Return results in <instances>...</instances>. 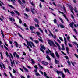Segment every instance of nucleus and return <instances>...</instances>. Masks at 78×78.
Returning a JSON list of instances; mask_svg holds the SVG:
<instances>
[{"label": "nucleus", "instance_id": "obj_1", "mask_svg": "<svg viewBox=\"0 0 78 78\" xmlns=\"http://www.w3.org/2000/svg\"><path fill=\"white\" fill-rule=\"evenodd\" d=\"M47 41L50 46H55V44L54 43L53 41L49 39H48Z\"/></svg>", "mask_w": 78, "mask_h": 78}, {"label": "nucleus", "instance_id": "obj_2", "mask_svg": "<svg viewBox=\"0 0 78 78\" xmlns=\"http://www.w3.org/2000/svg\"><path fill=\"white\" fill-rule=\"evenodd\" d=\"M41 48H40V49L41 51H42L43 53H44V51L43 50V49L44 50H45V47L44 46V45H41Z\"/></svg>", "mask_w": 78, "mask_h": 78}, {"label": "nucleus", "instance_id": "obj_3", "mask_svg": "<svg viewBox=\"0 0 78 78\" xmlns=\"http://www.w3.org/2000/svg\"><path fill=\"white\" fill-rule=\"evenodd\" d=\"M6 54L7 57H9V58H12L13 59V56H12V54H11V53H10V55L11 56V57L10 56V55H9L8 54V52H6Z\"/></svg>", "mask_w": 78, "mask_h": 78}, {"label": "nucleus", "instance_id": "obj_4", "mask_svg": "<svg viewBox=\"0 0 78 78\" xmlns=\"http://www.w3.org/2000/svg\"><path fill=\"white\" fill-rule=\"evenodd\" d=\"M25 41L27 42V45L28 46H30V45H31L32 44L33 42L31 41H27V39H26Z\"/></svg>", "mask_w": 78, "mask_h": 78}, {"label": "nucleus", "instance_id": "obj_5", "mask_svg": "<svg viewBox=\"0 0 78 78\" xmlns=\"http://www.w3.org/2000/svg\"><path fill=\"white\" fill-rule=\"evenodd\" d=\"M31 9L32 11V12L34 14V11H35L36 13H37V11H36V10L34 9Z\"/></svg>", "mask_w": 78, "mask_h": 78}, {"label": "nucleus", "instance_id": "obj_6", "mask_svg": "<svg viewBox=\"0 0 78 78\" xmlns=\"http://www.w3.org/2000/svg\"><path fill=\"white\" fill-rule=\"evenodd\" d=\"M2 66L3 67L4 69H5V65L3 63H1V64H0V67L2 69H3V67H2Z\"/></svg>", "mask_w": 78, "mask_h": 78}, {"label": "nucleus", "instance_id": "obj_7", "mask_svg": "<svg viewBox=\"0 0 78 78\" xmlns=\"http://www.w3.org/2000/svg\"><path fill=\"white\" fill-rule=\"evenodd\" d=\"M69 7L70 9V10L71 11L72 13H73V14H74V13L72 11H73V8H72V6L71 5H69Z\"/></svg>", "mask_w": 78, "mask_h": 78}, {"label": "nucleus", "instance_id": "obj_8", "mask_svg": "<svg viewBox=\"0 0 78 78\" xmlns=\"http://www.w3.org/2000/svg\"><path fill=\"white\" fill-rule=\"evenodd\" d=\"M50 55H51V56L52 58H55V55H54V53H52L51 51L50 52Z\"/></svg>", "mask_w": 78, "mask_h": 78}, {"label": "nucleus", "instance_id": "obj_9", "mask_svg": "<svg viewBox=\"0 0 78 78\" xmlns=\"http://www.w3.org/2000/svg\"><path fill=\"white\" fill-rule=\"evenodd\" d=\"M30 30H31V31H33V29H36V28L34 27V26H30Z\"/></svg>", "mask_w": 78, "mask_h": 78}, {"label": "nucleus", "instance_id": "obj_10", "mask_svg": "<svg viewBox=\"0 0 78 78\" xmlns=\"http://www.w3.org/2000/svg\"><path fill=\"white\" fill-rule=\"evenodd\" d=\"M49 32L50 34H51V35L53 37V38H54V39H56V35H55L54 37H53V34H52V33H51V32L49 30Z\"/></svg>", "mask_w": 78, "mask_h": 78}, {"label": "nucleus", "instance_id": "obj_11", "mask_svg": "<svg viewBox=\"0 0 78 78\" xmlns=\"http://www.w3.org/2000/svg\"><path fill=\"white\" fill-rule=\"evenodd\" d=\"M14 24L15 25V26H17L18 28H20V29H21V30H22V28H21V27H20V26L18 25L16 23H14Z\"/></svg>", "mask_w": 78, "mask_h": 78}, {"label": "nucleus", "instance_id": "obj_12", "mask_svg": "<svg viewBox=\"0 0 78 78\" xmlns=\"http://www.w3.org/2000/svg\"><path fill=\"white\" fill-rule=\"evenodd\" d=\"M55 55H56V56L57 58H59V57H60V56L59 55L58 53V52H57L55 53Z\"/></svg>", "mask_w": 78, "mask_h": 78}, {"label": "nucleus", "instance_id": "obj_13", "mask_svg": "<svg viewBox=\"0 0 78 78\" xmlns=\"http://www.w3.org/2000/svg\"><path fill=\"white\" fill-rule=\"evenodd\" d=\"M42 63L43 64H44V65H45V66L48 65V63L45 62L43 61L42 62Z\"/></svg>", "mask_w": 78, "mask_h": 78}, {"label": "nucleus", "instance_id": "obj_14", "mask_svg": "<svg viewBox=\"0 0 78 78\" xmlns=\"http://www.w3.org/2000/svg\"><path fill=\"white\" fill-rule=\"evenodd\" d=\"M14 43L15 44L16 47H18L19 44H18V43H17V41H14Z\"/></svg>", "mask_w": 78, "mask_h": 78}, {"label": "nucleus", "instance_id": "obj_15", "mask_svg": "<svg viewBox=\"0 0 78 78\" xmlns=\"http://www.w3.org/2000/svg\"><path fill=\"white\" fill-rule=\"evenodd\" d=\"M64 40L65 44V45H66V46H67V40H66V39L65 37H64Z\"/></svg>", "mask_w": 78, "mask_h": 78}, {"label": "nucleus", "instance_id": "obj_16", "mask_svg": "<svg viewBox=\"0 0 78 78\" xmlns=\"http://www.w3.org/2000/svg\"><path fill=\"white\" fill-rule=\"evenodd\" d=\"M44 76H45V77H46V78H50V77H48V76H47V73H46L45 72H44Z\"/></svg>", "mask_w": 78, "mask_h": 78}, {"label": "nucleus", "instance_id": "obj_17", "mask_svg": "<svg viewBox=\"0 0 78 78\" xmlns=\"http://www.w3.org/2000/svg\"><path fill=\"white\" fill-rule=\"evenodd\" d=\"M58 75H59V73H61V74H62V73H63L62 72V71H56Z\"/></svg>", "mask_w": 78, "mask_h": 78}, {"label": "nucleus", "instance_id": "obj_18", "mask_svg": "<svg viewBox=\"0 0 78 78\" xmlns=\"http://www.w3.org/2000/svg\"><path fill=\"white\" fill-rule=\"evenodd\" d=\"M23 68L25 70V72H28V69H27L25 67L23 66Z\"/></svg>", "mask_w": 78, "mask_h": 78}, {"label": "nucleus", "instance_id": "obj_19", "mask_svg": "<svg viewBox=\"0 0 78 78\" xmlns=\"http://www.w3.org/2000/svg\"><path fill=\"white\" fill-rule=\"evenodd\" d=\"M62 48L61 49V50H65V48H64V44H62Z\"/></svg>", "mask_w": 78, "mask_h": 78}, {"label": "nucleus", "instance_id": "obj_20", "mask_svg": "<svg viewBox=\"0 0 78 78\" xmlns=\"http://www.w3.org/2000/svg\"><path fill=\"white\" fill-rule=\"evenodd\" d=\"M46 58H47L49 60V61H50V57H49V56H48V55H47V56L46 57Z\"/></svg>", "mask_w": 78, "mask_h": 78}, {"label": "nucleus", "instance_id": "obj_21", "mask_svg": "<svg viewBox=\"0 0 78 78\" xmlns=\"http://www.w3.org/2000/svg\"><path fill=\"white\" fill-rule=\"evenodd\" d=\"M14 12L16 14H17L18 16H19V15H20V13H19V12L16 10H15Z\"/></svg>", "mask_w": 78, "mask_h": 78}, {"label": "nucleus", "instance_id": "obj_22", "mask_svg": "<svg viewBox=\"0 0 78 78\" xmlns=\"http://www.w3.org/2000/svg\"><path fill=\"white\" fill-rule=\"evenodd\" d=\"M60 26L62 28H64V25H62V24H60Z\"/></svg>", "mask_w": 78, "mask_h": 78}, {"label": "nucleus", "instance_id": "obj_23", "mask_svg": "<svg viewBox=\"0 0 78 78\" xmlns=\"http://www.w3.org/2000/svg\"><path fill=\"white\" fill-rule=\"evenodd\" d=\"M17 19H19L20 23V24H22V20H21L20 19V18H19V17H17Z\"/></svg>", "mask_w": 78, "mask_h": 78}, {"label": "nucleus", "instance_id": "obj_24", "mask_svg": "<svg viewBox=\"0 0 78 78\" xmlns=\"http://www.w3.org/2000/svg\"><path fill=\"white\" fill-rule=\"evenodd\" d=\"M8 6L10 7V8H14V6H12L11 5H9V4H8Z\"/></svg>", "mask_w": 78, "mask_h": 78}, {"label": "nucleus", "instance_id": "obj_25", "mask_svg": "<svg viewBox=\"0 0 78 78\" xmlns=\"http://www.w3.org/2000/svg\"><path fill=\"white\" fill-rule=\"evenodd\" d=\"M67 39L68 41H69V42H70V37L69 36L67 37Z\"/></svg>", "mask_w": 78, "mask_h": 78}, {"label": "nucleus", "instance_id": "obj_26", "mask_svg": "<svg viewBox=\"0 0 78 78\" xmlns=\"http://www.w3.org/2000/svg\"><path fill=\"white\" fill-rule=\"evenodd\" d=\"M34 42H35V43H36V44H38V43H39V41H38V40H35L34 41Z\"/></svg>", "mask_w": 78, "mask_h": 78}, {"label": "nucleus", "instance_id": "obj_27", "mask_svg": "<svg viewBox=\"0 0 78 78\" xmlns=\"http://www.w3.org/2000/svg\"><path fill=\"white\" fill-rule=\"evenodd\" d=\"M62 76L63 78H65V75L64 74V73H63L62 74Z\"/></svg>", "mask_w": 78, "mask_h": 78}, {"label": "nucleus", "instance_id": "obj_28", "mask_svg": "<svg viewBox=\"0 0 78 78\" xmlns=\"http://www.w3.org/2000/svg\"><path fill=\"white\" fill-rule=\"evenodd\" d=\"M34 21L37 22V23H38L39 21H38V20H37L36 18H35L34 19Z\"/></svg>", "mask_w": 78, "mask_h": 78}, {"label": "nucleus", "instance_id": "obj_29", "mask_svg": "<svg viewBox=\"0 0 78 78\" xmlns=\"http://www.w3.org/2000/svg\"><path fill=\"white\" fill-rule=\"evenodd\" d=\"M38 66L39 67L41 68V69H43V67L41 66V65H40L39 64H38Z\"/></svg>", "mask_w": 78, "mask_h": 78}, {"label": "nucleus", "instance_id": "obj_30", "mask_svg": "<svg viewBox=\"0 0 78 78\" xmlns=\"http://www.w3.org/2000/svg\"><path fill=\"white\" fill-rule=\"evenodd\" d=\"M71 64H72L73 66H75V64H76L75 62H71Z\"/></svg>", "mask_w": 78, "mask_h": 78}, {"label": "nucleus", "instance_id": "obj_31", "mask_svg": "<svg viewBox=\"0 0 78 78\" xmlns=\"http://www.w3.org/2000/svg\"><path fill=\"white\" fill-rule=\"evenodd\" d=\"M35 75L37 76H38V75H39V76H41V75H40V74H39L38 73H36Z\"/></svg>", "mask_w": 78, "mask_h": 78}, {"label": "nucleus", "instance_id": "obj_32", "mask_svg": "<svg viewBox=\"0 0 78 78\" xmlns=\"http://www.w3.org/2000/svg\"><path fill=\"white\" fill-rule=\"evenodd\" d=\"M36 33L37 34V35L38 36H39V35H40V33L39 32H36Z\"/></svg>", "mask_w": 78, "mask_h": 78}, {"label": "nucleus", "instance_id": "obj_33", "mask_svg": "<svg viewBox=\"0 0 78 78\" xmlns=\"http://www.w3.org/2000/svg\"><path fill=\"white\" fill-rule=\"evenodd\" d=\"M13 56L14 57H16V55H17V53H16V52H14L13 53Z\"/></svg>", "mask_w": 78, "mask_h": 78}, {"label": "nucleus", "instance_id": "obj_34", "mask_svg": "<svg viewBox=\"0 0 78 78\" xmlns=\"http://www.w3.org/2000/svg\"><path fill=\"white\" fill-rule=\"evenodd\" d=\"M76 12H77L78 11H77V9L75 8V9H73Z\"/></svg>", "mask_w": 78, "mask_h": 78}, {"label": "nucleus", "instance_id": "obj_35", "mask_svg": "<svg viewBox=\"0 0 78 78\" xmlns=\"http://www.w3.org/2000/svg\"><path fill=\"white\" fill-rule=\"evenodd\" d=\"M18 34L19 35V36L20 37H21V38L23 39V38L22 37V36L19 33H18Z\"/></svg>", "mask_w": 78, "mask_h": 78}, {"label": "nucleus", "instance_id": "obj_36", "mask_svg": "<svg viewBox=\"0 0 78 78\" xmlns=\"http://www.w3.org/2000/svg\"><path fill=\"white\" fill-rule=\"evenodd\" d=\"M38 40L41 42H44L43 41V40H42V39H40V38L38 39Z\"/></svg>", "mask_w": 78, "mask_h": 78}, {"label": "nucleus", "instance_id": "obj_37", "mask_svg": "<svg viewBox=\"0 0 78 78\" xmlns=\"http://www.w3.org/2000/svg\"><path fill=\"white\" fill-rule=\"evenodd\" d=\"M54 23H57V21H56V18H55V20H54Z\"/></svg>", "mask_w": 78, "mask_h": 78}, {"label": "nucleus", "instance_id": "obj_38", "mask_svg": "<svg viewBox=\"0 0 78 78\" xmlns=\"http://www.w3.org/2000/svg\"><path fill=\"white\" fill-rule=\"evenodd\" d=\"M55 64H58V62H59V61L57 60H55Z\"/></svg>", "mask_w": 78, "mask_h": 78}, {"label": "nucleus", "instance_id": "obj_39", "mask_svg": "<svg viewBox=\"0 0 78 78\" xmlns=\"http://www.w3.org/2000/svg\"><path fill=\"white\" fill-rule=\"evenodd\" d=\"M67 62L68 64H69V66H70L71 63H70V62L69 61V60H68Z\"/></svg>", "mask_w": 78, "mask_h": 78}, {"label": "nucleus", "instance_id": "obj_40", "mask_svg": "<svg viewBox=\"0 0 78 78\" xmlns=\"http://www.w3.org/2000/svg\"><path fill=\"white\" fill-rule=\"evenodd\" d=\"M9 20L12 22V18H9Z\"/></svg>", "mask_w": 78, "mask_h": 78}, {"label": "nucleus", "instance_id": "obj_41", "mask_svg": "<svg viewBox=\"0 0 78 78\" xmlns=\"http://www.w3.org/2000/svg\"><path fill=\"white\" fill-rule=\"evenodd\" d=\"M11 1H12V3H14L15 2H16V0H10Z\"/></svg>", "mask_w": 78, "mask_h": 78}, {"label": "nucleus", "instance_id": "obj_42", "mask_svg": "<svg viewBox=\"0 0 78 78\" xmlns=\"http://www.w3.org/2000/svg\"><path fill=\"white\" fill-rule=\"evenodd\" d=\"M35 26L36 27H39V25L38 24H37V25L36 24H35Z\"/></svg>", "mask_w": 78, "mask_h": 78}, {"label": "nucleus", "instance_id": "obj_43", "mask_svg": "<svg viewBox=\"0 0 78 78\" xmlns=\"http://www.w3.org/2000/svg\"><path fill=\"white\" fill-rule=\"evenodd\" d=\"M68 45L70 47H72V44H70L69 43Z\"/></svg>", "mask_w": 78, "mask_h": 78}, {"label": "nucleus", "instance_id": "obj_44", "mask_svg": "<svg viewBox=\"0 0 78 78\" xmlns=\"http://www.w3.org/2000/svg\"><path fill=\"white\" fill-rule=\"evenodd\" d=\"M34 67L35 68V69H38L37 66L36 65H35Z\"/></svg>", "mask_w": 78, "mask_h": 78}, {"label": "nucleus", "instance_id": "obj_45", "mask_svg": "<svg viewBox=\"0 0 78 78\" xmlns=\"http://www.w3.org/2000/svg\"><path fill=\"white\" fill-rule=\"evenodd\" d=\"M57 41L58 42L60 43V44H61V42L59 40L57 39Z\"/></svg>", "mask_w": 78, "mask_h": 78}, {"label": "nucleus", "instance_id": "obj_46", "mask_svg": "<svg viewBox=\"0 0 78 78\" xmlns=\"http://www.w3.org/2000/svg\"><path fill=\"white\" fill-rule=\"evenodd\" d=\"M73 44H74V45H77L78 44H77V42H73Z\"/></svg>", "mask_w": 78, "mask_h": 78}, {"label": "nucleus", "instance_id": "obj_47", "mask_svg": "<svg viewBox=\"0 0 78 78\" xmlns=\"http://www.w3.org/2000/svg\"><path fill=\"white\" fill-rule=\"evenodd\" d=\"M59 39L61 41H63V40L62 39V37H59Z\"/></svg>", "mask_w": 78, "mask_h": 78}, {"label": "nucleus", "instance_id": "obj_48", "mask_svg": "<svg viewBox=\"0 0 78 78\" xmlns=\"http://www.w3.org/2000/svg\"><path fill=\"white\" fill-rule=\"evenodd\" d=\"M73 31H75V32H76V34H77V31H76V29H73Z\"/></svg>", "mask_w": 78, "mask_h": 78}, {"label": "nucleus", "instance_id": "obj_49", "mask_svg": "<svg viewBox=\"0 0 78 78\" xmlns=\"http://www.w3.org/2000/svg\"><path fill=\"white\" fill-rule=\"evenodd\" d=\"M38 29H39V30L41 32V33H43V31L42 30H41V29L39 28Z\"/></svg>", "mask_w": 78, "mask_h": 78}, {"label": "nucleus", "instance_id": "obj_50", "mask_svg": "<svg viewBox=\"0 0 78 78\" xmlns=\"http://www.w3.org/2000/svg\"><path fill=\"white\" fill-rule=\"evenodd\" d=\"M23 26H24V27H27V24H26V23H25L24 25L23 24Z\"/></svg>", "mask_w": 78, "mask_h": 78}, {"label": "nucleus", "instance_id": "obj_51", "mask_svg": "<svg viewBox=\"0 0 78 78\" xmlns=\"http://www.w3.org/2000/svg\"><path fill=\"white\" fill-rule=\"evenodd\" d=\"M20 4L21 5V6H23V7L24 6H25L23 5V3L22 2Z\"/></svg>", "mask_w": 78, "mask_h": 78}, {"label": "nucleus", "instance_id": "obj_52", "mask_svg": "<svg viewBox=\"0 0 78 78\" xmlns=\"http://www.w3.org/2000/svg\"><path fill=\"white\" fill-rule=\"evenodd\" d=\"M4 47L5 48V49H6V50H8V48H7V47H6V46H5V45H4Z\"/></svg>", "mask_w": 78, "mask_h": 78}, {"label": "nucleus", "instance_id": "obj_53", "mask_svg": "<svg viewBox=\"0 0 78 78\" xmlns=\"http://www.w3.org/2000/svg\"><path fill=\"white\" fill-rule=\"evenodd\" d=\"M31 60L32 61V63H33V64H34V63H35V62L34 61L33 59H31Z\"/></svg>", "mask_w": 78, "mask_h": 78}, {"label": "nucleus", "instance_id": "obj_54", "mask_svg": "<svg viewBox=\"0 0 78 78\" xmlns=\"http://www.w3.org/2000/svg\"><path fill=\"white\" fill-rule=\"evenodd\" d=\"M22 0V2H23V3H26V2L25 0Z\"/></svg>", "mask_w": 78, "mask_h": 78}, {"label": "nucleus", "instance_id": "obj_55", "mask_svg": "<svg viewBox=\"0 0 78 78\" xmlns=\"http://www.w3.org/2000/svg\"><path fill=\"white\" fill-rule=\"evenodd\" d=\"M11 64H12V65L14 64H15V63H14V61H13V62H11Z\"/></svg>", "mask_w": 78, "mask_h": 78}, {"label": "nucleus", "instance_id": "obj_56", "mask_svg": "<svg viewBox=\"0 0 78 78\" xmlns=\"http://www.w3.org/2000/svg\"><path fill=\"white\" fill-rule=\"evenodd\" d=\"M55 44H56V45H57V46H58H58H59V44H58V43H57V42H55Z\"/></svg>", "mask_w": 78, "mask_h": 78}, {"label": "nucleus", "instance_id": "obj_57", "mask_svg": "<svg viewBox=\"0 0 78 78\" xmlns=\"http://www.w3.org/2000/svg\"><path fill=\"white\" fill-rule=\"evenodd\" d=\"M24 15L25 16H26V17H28V15H27V14L26 13H25Z\"/></svg>", "mask_w": 78, "mask_h": 78}, {"label": "nucleus", "instance_id": "obj_58", "mask_svg": "<svg viewBox=\"0 0 78 78\" xmlns=\"http://www.w3.org/2000/svg\"><path fill=\"white\" fill-rule=\"evenodd\" d=\"M66 51H69V48H68V47H66Z\"/></svg>", "mask_w": 78, "mask_h": 78}, {"label": "nucleus", "instance_id": "obj_59", "mask_svg": "<svg viewBox=\"0 0 78 78\" xmlns=\"http://www.w3.org/2000/svg\"><path fill=\"white\" fill-rule=\"evenodd\" d=\"M71 17L72 18V19H73V20H74V17H73V15H71Z\"/></svg>", "mask_w": 78, "mask_h": 78}, {"label": "nucleus", "instance_id": "obj_60", "mask_svg": "<svg viewBox=\"0 0 78 78\" xmlns=\"http://www.w3.org/2000/svg\"><path fill=\"white\" fill-rule=\"evenodd\" d=\"M73 37L76 39V40H77V38H76V36L75 35H73Z\"/></svg>", "mask_w": 78, "mask_h": 78}, {"label": "nucleus", "instance_id": "obj_61", "mask_svg": "<svg viewBox=\"0 0 78 78\" xmlns=\"http://www.w3.org/2000/svg\"><path fill=\"white\" fill-rule=\"evenodd\" d=\"M39 71V72H40L41 73L42 75H44V73H43L42 71Z\"/></svg>", "mask_w": 78, "mask_h": 78}, {"label": "nucleus", "instance_id": "obj_62", "mask_svg": "<svg viewBox=\"0 0 78 78\" xmlns=\"http://www.w3.org/2000/svg\"><path fill=\"white\" fill-rule=\"evenodd\" d=\"M74 55L77 58H78V56L76 54V53L74 54Z\"/></svg>", "mask_w": 78, "mask_h": 78}, {"label": "nucleus", "instance_id": "obj_63", "mask_svg": "<svg viewBox=\"0 0 78 78\" xmlns=\"http://www.w3.org/2000/svg\"><path fill=\"white\" fill-rule=\"evenodd\" d=\"M1 34H2L3 37L4 38V34H3V32H1Z\"/></svg>", "mask_w": 78, "mask_h": 78}, {"label": "nucleus", "instance_id": "obj_64", "mask_svg": "<svg viewBox=\"0 0 78 78\" xmlns=\"http://www.w3.org/2000/svg\"><path fill=\"white\" fill-rule=\"evenodd\" d=\"M23 55H24V56H26V53L25 52H23Z\"/></svg>", "mask_w": 78, "mask_h": 78}]
</instances>
